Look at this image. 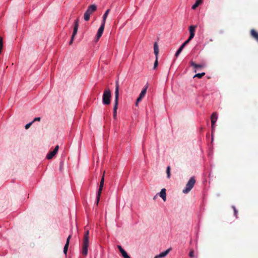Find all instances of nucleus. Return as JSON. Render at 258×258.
Wrapping results in <instances>:
<instances>
[{
    "mask_svg": "<svg viewBox=\"0 0 258 258\" xmlns=\"http://www.w3.org/2000/svg\"><path fill=\"white\" fill-rule=\"evenodd\" d=\"M89 232L88 230H87L85 233L83 239L82 253L85 256L88 254V247L89 246Z\"/></svg>",
    "mask_w": 258,
    "mask_h": 258,
    "instance_id": "1",
    "label": "nucleus"
},
{
    "mask_svg": "<svg viewBox=\"0 0 258 258\" xmlns=\"http://www.w3.org/2000/svg\"><path fill=\"white\" fill-rule=\"evenodd\" d=\"M97 10V6L95 4L89 6L84 13V18L86 21H88L90 19V17Z\"/></svg>",
    "mask_w": 258,
    "mask_h": 258,
    "instance_id": "2",
    "label": "nucleus"
},
{
    "mask_svg": "<svg viewBox=\"0 0 258 258\" xmlns=\"http://www.w3.org/2000/svg\"><path fill=\"white\" fill-rule=\"evenodd\" d=\"M119 91H118V85L117 83L116 85L115 91V102L113 107V117L114 119H116L117 118V109L118 106V99Z\"/></svg>",
    "mask_w": 258,
    "mask_h": 258,
    "instance_id": "3",
    "label": "nucleus"
},
{
    "mask_svg": "<svg viewBox=\"0 0 258 258\" xmlns=\"http://www.w3.org/2000/svg\"><path fill=\"white\" fill-rule=\"evenodd\" d=\"M196 183V180L194 177H191L186 184L185 188L183 190L184 194H187L192 188Z\"/></svg>",
    "mask_w": 258,
    "mask_h": 258,
    "instance_id": "4",
    "label": "nucleus"
},
{
    "mask_svg": "<svg viewBox=\"0 0 258 258\" xmlns=\"http://www.w3.org/2000/svg\"><path fill=\"white\" fill-rule=\"evenodd\" d=\"M111 97V93L109 89H106L103 94V103L105 105H108L110 104V99Z\"/></svg>",
    "mask_w": 258,
    "mask_h": 258,
    "instance_id": "5",
    "label": "nucleus"
},
{
    "mask_svg": "<svg viewBox=\"0 0 258 258\" xmlns=\"http://www.w3.org/2000/svg\"><path fill=\"white\" fill-rule=\"evenodd\" d=\"M104 175L102 176L99 185V188L97 191V197H96V204L98 205L100 200V198L101 196V194L104 186Z\"/></svg>",
    "mask_w": 258,
    "mask_h": 258,
    "instance_id": "6",
    "label": "nucleus"
},
{
    "mask_svg": "<svg viewBox=\"0 0 258 258\" xmlns=\"http://www.w3.org/2000/svg\"><path fill=\"white\" fill-rule=\"evenodd\" d=\"M148 88V84H147L145 86V87H144V88L142 90L139 97L137 99L136 103V106L138 105V103L140 102L142 100V99L144 98V97L145 96V95L146 93V92H147V89Z\"/></svg>",
    "mask_w": 258,
    "mask_h": 258,
    "instance_id": "7",
    "label": "nucleus"
},
{
    "mask_svg": "<svg viewBox=\"0 0 258 258\" xmlns=\"http://www.w3.org/2000/svg\"><path fill=\"white\" fill-rule=\"evenodd\" d=\"M58 149H59V146L58 145L56 146L55 148L54 149V150L52 151L49 152L47 155V156H46L47 159H52L57 153Z\"/></svg>",
    "mask_w": 258,
    "mask_h": 258,
    "instance_id": "8",
    "label": "nucleus"
},
{
    "mask_svg": "<svg viewBox=\"0 0 258 258\" xmlns=\"http://www.w3.org/2000/svg\"><path fill=\"white\" fill-rule=\"evenodd\" d=\"M105 24L102 23L99 29L98 30L97 34H96V39L97 40H99V38L102 36L104 29Z\"/></svg>",
    "mask_w": 258,
    "mask_h": 258,
    "instance_id": "9",
    "label": "nucleus"
},
{
    "mask_svg": "<svg viewBox=\"0 0 258 258\" xmlns=\"http://www.w3.org/2000/svg\"><path fill=\"white\" fill-rule=\"evenodd\" d=\"M171 249L170 248H168L165 251H163V252L160 253L159 254H158V255H156V256H155L154 258H163V257H165L168 254V253L170 252Z\"/></svg>",
    "mask_w": 258,
    "mask_h": 258,
    "instance_id": "10",
    "label": "nucleus"
},
{
    "mask_svg": "<svg viewBox=\"0 0 258 258\" xmlns=\"http://www.w3.org/2000/svg\"><path fill=\"white\" fill-rule=\"evenodd\" d=\"M171 249L170 248H168L165 251H163V252L160 253L159 254H158V255H156V256H155L154 258H163V257H165L168 254V253L170 252Z\"/></svg>",
    "mask_w": 258,
    "mask_h": 258,
    "instance_id": "11",
    "label": "nucleus"
},
{
    "mask_svg": "<svg viewBox=\"0 0 258 258\" xmlns=\"http://www.w3.org/2000/svg\"><path fill=\"white\" fill-rule=\"evenodd\" d=\"M217 118H218V117H217V113L215 112L213 113L211 115V117L212 130L214 129V125L215 122H216Z\"/></svg>",
    "mask_w": 258,
    "mask_h": 258,
    "instance_id": "12",
    "label": "nucleus"
},
{
    "mask_svg": "<svg viewBox=\"0 0 258 258\" xmlns=\"http://www.w3.org/2000/svg\"><path fill=\"white\" fill-rule=\"evenodd\" d=\"M71 235H70L67 239V241H66V243L64 246V248H63V252L65 254H67V251H68V247H69V243H70V239L71 238Z\"/></svg>",
    "mask_w": 258,
    "mask_h": 258,
    "instance_id": "13",
    "label": "nucleus"
},
{
    "mask_svg": "<svg viewBox=\"0 0 258 258\" xmlns=\"http://www.w3.org/2000/svg\"><path fill=\"white\" fill-rule=\"evenodd\" d=\"M117 247L124 258H129L126 252L122 248L120 245H117Z\"/></svg>",
    "mask_w": 258,
    "mask_h": 258,
    "instance_id": "14",
    "label": "nucleus"
},
{
    "mask_svg": "<svg viewBox=\"0 0 258 258\" xmlns=\"http://www.w3.org/2000/svg\"><path fill=\"white\" fill-rule=\"evenodd\" d=\"M197 26H189V33H190V35H189V37L190 38H194V36H195V29L196 28Z\"/></svg>",
    "mask_w": 258,
    "mask_h": 258,
    "instance_id": "15",
    "label": "nucleus"
},
{
    "mask_svg": "<svg viewBox=\"0 0 258 258\" xmlns=\"http://www.w3.org/2000/svg\"><path fill=\"white\" fill-rule=\"evenodd\" d=\"M79 27V21L77 20L75 23L74 31L72 36L75 37L77 33Z\"/></svg>",
    "mask_w": 258,
    "mask_h": 258,
    "instance_id": "16",
    "label": "nucleus"
},
{
    "mask_svg": "<svg viewBox=\"0 0 258 258\" xmlns=\"http://www.w3.org/2000/svg\"><path fill=\"white\" fill-rule=\"evenodd\" d=\"M160 196L164 201H166V189L163 188L161 189L160 192Z\"/></svg>",
    "mask_w": 258,
    "mask_h": 258,
    "instance_id": "17",
    "label": "nucleus"
},
{
    "mask_svg": "<svg viewBox=\"0 0 258 258\" xmlns=\"http://www.w3.org/2000/svg\"><path fill=\"white\" fill-rule=\"evenodd\" d=\"M109 9H108L107 10L105 13L104 14L103 16V17H102V23H103V24H105V22H106V19L107 18V16L108 15V14L109 13Z\"/></svg>",
    "mask_w": 258,
    "mask_h": 258,
    "instance_id": "18",
    "label": "nucleus"
},
{
    "mask_svg": "<svg viewBox=\"0 0 258 258\" xmlns=\"http://www.w3.org/2000/svg\"><path fill=\"white\" fill-rule=\"evenodd\" d=\"M154 53L156 55V57H158V55L159 53V48L157 45V43L155 42L154 45Z\"/></svg>",
    "mask_w": 258,
    "mask_h": 258,
    "instance_id": "19",
    "label": "nucleus"
},
{
    "mask_svg": "<svg viewBox=\"0 0 258 258\" xmlns=\"http://www.w3.org/2000/svg\"><path fill=\"white\" fill-rule=\"evenodd\" d=\"M203 0H196L195 4L192 6V9L195 10L202 3Z\"/></svg>",
    "mask_w": 258,
    "mask_h": 258,
    "instance_id": "20",
    "label": "nucleus"
},
{
    "mask_svg": "<svg viewBox=\"0 0 258 258\" xmlns=\"http://www.w3.org/2000/svg\"><path fill=\"white\" fill-rule=\"evenodd\" d=\"M251 35L258 41V33L253 29L250 31Z\"/></svg>",
    "mask_w": 258,
    "mask_h": 258,
    "instance_id": "21",
    "label": "nucleus"
},
{
    "mask_svg": "<svg viewBox=\"0 0 258 258\" xmlns=\"http://www.w3.org/2000/svg\"><path fill=\"white\" fill-rule=\"evenodd\" d=\"M190 65L191 66H192L193 67H194L195 68H196V69H197V68H202L203 67V65L196 64L194 61H191Z\"/></svg>",
    "mask_w": 258,
    "mask_h": 258,
    "instance_id": "22",
    "label": "nucleus"
},
{
    "mask_svg": "<svg viewBox=\"0 0 258 258\" xmlns=\"http://www.w3.org/2000/svg\"><path fill=\"white\" fill-rule=\"evenodd\" d=\"M205 75V73L197 74L194 76L193 78H195V77H198L199 79H201Z\"/></svg>",
    "mask_w": 258,
    "mask_h": 258,
    "instance_id": "23",
    "label": "nucleus"
},
{
    "mask_svg": "<svg viewBox=\"0 0 258 258\" xmlns=\"http://www.w3.org/2000/svg\"><path fill=\"white\" fill-rule=\"evenodd\" d=\"M167 177L169 178L170 177V167L168 166L166 169Z\"/></svg>",
    "mask_w": 258,
    "mask_h": 258,
    "instance_id": "24",
    "label": "nucleus"
},
{
    "mask_svg": "<svg viewBox=\"0 0 258 258\" xmlns=\"http://www.w3.org/2000/svg\"><path fill=\"white\" fill-rule=\"evenodd\" d=\"M3 47V38L0 37V53L2 52V50Z\"/></svg>",
    "mask_w": 258,
    "mask_h": 258,
    "instance_id": "25",
    "label": "nucleus"
},
{
    "mask_svg": "<svg viewBox=\"0 0 258 258\" xmlns=\"http://www.w3.org/2000/svg\"><path fill=\"white\" fill-rule=\"evenodd\" d=\"M158 64V57H157L156 58V60L154 62V69H155L157 67Z\"/></svg>",
    "mask_w": 258,
    "mask_h": 258,
    "instance_id": "26",
    "label": "nucleus"
},
{
    "mask_svg": "<svg viewBox=\"0 0 258 258\" xmlns=\"http://www.w3.org/2000/svg\"><path fill=\"white\" fill-rule=\"evenodd\" d=\"M33 123V121H31L27 124H26L25 126V127L26 130L28 129L30 126L32 125V124Z\"/></svg>",
    "mask_w": 258,
    "mask_h": 258,
    "instance_id": "27",
    "label": "nucleus"
},
{
    "mask_svg": "<svg viewBox=\"0 0 258 258\" xmlns=\"http://www.w3.org/2000/svg\"><path fill=\"white\" fill-rule=\"evenodd\" d=\"M232 208L233 209V211H234V215L236 217H237V213H238V211L236 209V208L235 206H232Z\"/></svg>",
    "mask_w": 258,
    "mask_h": 258,
    "instance_id": "28",
    "label": "nucleus"
},
{
    "mask_svg": "<svg viewBox=\"0 0 258 258\" xmlns=\"http://www.w3.org/2000/svg\"><path fill=\"white\" fill-rule=\"evenodd\" d=\"M189 256L190 257H193L194 256V251L193 249H191L189 253Z\"/></svg>",
    "mask_w": 258,
    "mask_h": 258,
    "instance_id": "29",
    "label": "nucleus"
},
{
    "mask_svg": "<svg viewBox=\"0 0 258 258\" xmlns=\"http://www.w3.org/2000/svg\"><path fill=\"white\" fill-rule=\"evenodd\" d=\"M181 51H182V50H181L180 49L178 48V49L175 53V57H177L179 55V54L181 53Z\"/></svg>",
    "mask_w": 258,
    "mask_h": 258,
    "instance_id": "30",
    "label": "nucleus"
},
{
    "mask_svg": "<svg viewBox=\"0 0 258 258\" xmlns=\"http://www.w3.org/2000/svg\"><path fill=\"white\" fill-rule=\"evenodd\" d=\"M192 39V38H190V37H189V38H188L187 40H186L184 43L187 45L189 42V41Z\"/></svg>",
    "mask_w": 258,
    "mask_h": 258,
    "instance_id": "31",
    "label": "nucleus"
},
{
    "mask_svg": "<svg viewBox=\"0 0 258 258\" xmlns=\"http://www.w3.org/2000/svg\"><path fill=\"white\" fill-rule=\"evenodd\" d=\"M40 117H35V118L33 119V120L32 121H33V122H34V121H40Z\"/></svg>",
    "mask_w": 258,
    "mask_h": 258,
    "instance_id": "32",
    "label": "nucleus"
},
{
    "mask_svg": "<svg viewBox=\"0 0 258 258\" xmlns=\"http://www.w3.org/2000/svg\"><path fill=\"white\" fill-rule=\"evenodd\" d=\"M74 38H75V37L72 36L71 40V41L70 42V44H72Z\"/></svg>",
    "mask_w": 258,
    "mask_h": 258,
    "instance_id": "33",
    "label": "nucleus"
},
{
    "mask_svg": "<svg viewBox=\"0 0 258 258\" xmlns=\"http://www.w3.org/2000/svg\"><path fill=\"white\" fill-rule=\"evenodd\" d=\"M184 47H183L182 46H180L179 49H180L181 50H182Z\"/></svg>",
    "mask_w": 258,
    "mask_h": 258,
    "instance_id": "34",
    "label": "nucleus"
},
{
    "mask_svg": "<svg viewBox=\"0 0 258 258\" xmlns=\"http://www.w3.org/2000/svg\"><path fill=\"white\" fill-rule=\"evenodd\" d=\"M184 47H183L182 46H180L179 49H180L181 50H182Z\"/></svg>",
    "mask_w": 258,
    "mask_h": 258,
    "instance_id": "35",
    "label": "nucleus"
},
{
    "mask_svg": "<svg viewBox=\"0 0 258 258\" xmlns=\"http://www.w3.org/2000/svg\"><path fill=\"white\" fill-rule=\"evenodd\" d=\"M185 45H186V44H185L184 43H183L181 45V46H182L183 47H185Z\"/></svg>",
    "mask_w": 258,
    "mask_h": 258,
    "instance_id": "36",
    "label": "nucleus"
}]
</instances>
